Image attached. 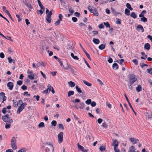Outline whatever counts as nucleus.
Segmentation results:
<instances>
[{
  "instance_id": "18",
  "label": "nucleus",
  "mask_w": 152,
  "mask_h": 152,
  "mask_svg": "<svg viewBox=\"0 0 152 152\" xmlns=\"http://www.w3.org/2000/svg\"><path fill=\"white\" fill-rule=\"evenodd\" d=\"M77 148L80 151H82L83 150V149L84 148V147L83 146L79 144V143H77Z\"/></svg>"
},
{
  "instance_id": "45",
  "label": "nucleus",
  "mask_w": 152,
  "mask_h": 152,
  "mask_svg": "<svg viewBox=\"0 0 152 152\" xmlns=\"http://www.w3.org/2000/svg\"><path fill=\"white\" fill-rule=\"evenodd\" d=\"M4 95H5V94L3 92H1L0 93V100L2 99L3 96Z\"/></svg>"
},
{
  "instance_id": "27",
  "label": "nucleus",
  "mask_w": 152,
  "mask_h": 152,
  "mask_svg": "<svg viewBox=\"0 0 152 152\" xmlns=\"http://www.w3.org/2000/svg\"><path fill=\"white\" fill-rule=\"evenodd\" d=\"M74 94V91H70L68 92V96L70 97L71 95H73Z\"/></svg>"
},
{
  "instance_id": "50",
  "label": "nucleus",
  "mask_w": 152,
  "mask_h": 152,
  "mask_svg": "<svg viewBox=\"0 0 152 152\" xmlns=\"http://www.w3.org/2000/svg\"><path fill=\"white\" fill-rule=\"evenodd\" d=\"M140 66L142 67V68H143V66H148V65L147 64H145L144 63H143L142 64H140Z\"/></svg>"
},
{
  "instance_id": "58",
  "label": "nucleus",
  "mask_w": 152,
  "mask_h": 152,
  "mask_svg": "<svg viewBox=\"0 0 152 152\" xmlns=\"http://www.w3.org/2000/svg\"><path fill=\"white\" fill-rule=\"evenodd\" d=\"M4 54L3 53L1 52L0 53V57L2 58H4Z\"/></svg>"
},
{
  "instance_id": "30",
  "label": "nucleus",
  "mask_w": 152,
  "mask_h": 152,
  "mask_svg": "<svg viewBox=\"0 0 152 152\" xmlns=\"http://www.w3.org/2000/svg\"><path fill=\"white\" fill-rule=\"evenodd\" d=\"M76 89L77 92L79 93H81L82 91L81 90L80 88H79L77 86H76L75 87Z\"/></svg>"
},
{
  "instance_id": "60",
  "label": "nucleus",
  "mask_w": 152,
  "mask_h": 152,
  "mask_svg": "<svg viewBox=\"0 0 152 152\" xmlns=\"http://www.w3.org/2000/svg\"><path fill=\"white\" fill-rule=\"evenodd\" d=\"M72 20L74 22H75L77 21V18L75 17H72Z\"/></svg>"
},
{
  "instance_id": "26",
  "label": "nucleus",
  "mask_w": 152,
  "mask_h": 152,
  "mask_svg": "<svg viewBox=\"0 0 152 152\" xmlns=\"http://www.w3.org/2000/svg\"><path fill=\"white\" fill-rule=\"evenodd\" d=\"M141 86L140 85H139L136 88V90L137 92H140L141 90Z\"/></svg>"
},
{
  "instance_id": "57",
  "label": "nucleus",
  "mask_w": 152,
  "mask_h": 152,
  "mask_svg": "<svg viewBox=\"0 0 152 152\" xmlns=\"http://www.w3.org/2000/svg\"><path fill=\"white\" fill-rule=\"evenodd\" d=\"M21 88L24 90H26L27 89V87L26 86L23 85L22 86Z\"/></svg>"
},
{
  "instance_id": "59",
  "label": "nucleus",
  "mask_w": 152,
  "mask_h": 152,
  "mask_svg": "<svg viewBox=\"0 0 152 152\" xmlns=\"http://www.w3.org/2000/svg\"><path fill=\"white\" fill-rule=\"evenodd\" d=\"M17 84L19 86H21L23 83L22 81L19 80L17 81Z\"/></svg>"
},
{
  "instance_id": "61",
  "label": "nucleus",
  "mask_w": 152,
  "mask_h": 152,
  "mask_svg": "<svg viewBox=\"0 0 152 152\" xmlns=\"http://www.w3.org/2000/svg\"><path fill=\"white\" fill-rule=\"evenodd\" d=\"M56 72H50V73L53 76L56 75Z\"/></svg>"
},
{
  "instance_id": "25",
  "label": "nucleus",
  "mask_w": 152,
  "mask_h": 152,
  "mask_svg": "<svg viewBox=\"0 0 152 152\" xmlns=\"http://www.w3.org/2000/svg\"><path fill=\"white\" fill-rule=\"evenodd\" d=\"M140 21L143 22H146L147 21V19L145 17H144L140 18Z\"/></svg>"
},
{
  "instance_id": "5",
  "label": "nucleus",
  "mask_w": 152,
  "mask_h": 152,
  "mask_svg": "<svg viewBox=\"0 0 152 152\" xmlns=\"http://www.w3.org/2000/svg\"><path fill=\"white\" fill-rule=\"evenodd\" d=\"M137 80L136 76L134 75H130L129 78V80L132 84L133 83Z\"/></svg>"
},
{
  "instance_id": "24",
  "label": "nucleus",
  "mask_w": 152,
  "mask_h": 152,
  "mask_svg": "<svg viewBox=\"0 0 152 152\" xmlns=\"http://www.w3.org/2000/svg\"><path fill=\"white\" fill-rule=\"evenodd\" d=\"M24 4L28 7L31 9H32V7L31 6V4L28 3L27 2H25V3H24Z\"/></svg>"
},
{
  "instance_id": "54",
  "label": "nucleus",
  "mask_w": 152,
  "mask_h": 152,
  "mask_svg": "<svg viewBox=\"0 0 152 152\" xmlns=\"http://www.w3.org/2000/svg\"><path fill=\"white\" fill-rule=\"evenodd\" d=\"M8 60L10 63H11L12 62L13 59H12L11 57H9L8 58Z\"/></svg>"
},
{
  "instance_id": "31",
  "label": "nucleus",
  "mask_w": 152,
  "mask_h": 152,
  "mask_svg": "<svg viewBox=\"0 0 152 152\" xmlns=\"http://www.w3.org/2000/svg\"><path fill=\"white\" fill-rule=\"evenodd\" d=\"M125 13L127 15H130V11L127 9H126L125 10Z\"/></svg>"
},
{
  "instance_id": "11",
  "label": "nucleus",
  "mask_w": 152,
  "mask_h": 152,
  "mask_svg": "<svg viewBox=\"0 0 152 152\" xmlns=\"http://www.w3.org/2000/svg\"><path fill=\"white\" fill-rule=\"evenodd\" d=\"M136 30L138 31H140V30H142V32H143L144 31V29L141 25H138L136 28Z\"/></svg>"
},
{
  "instance_id": "39",
  "label": "nucleus",
  "mask_w": 152,
  "mask_h": 152,
  "mask_svg": "<svg viewBox=\"0 0 152 152\" xmlns=\"http://www.w3.org/2000/svg\"><path fill=\"white\" fill-rule=\"evenodd\" d=\"M91 100L90 99H88L85 102L87 104H89L91 103Z\"/></svg>"
},
{
  "instance_id": "12",
  "label": "nucleus",
  "mask_w": 152,
  "mask_h": 152,
  "mask_svg": "<svg viewBox=\"0 0 152 152\" xmlns=\"http://www.w3.org/2000/svg\"><path fill=\"white\" fill-rule=\"evenodd\" d=\"M129 149V150L128 152H136L135 151L136 150L135 148L133 146H132L130 147Z\"/></svg>"
},
{
  "instance_id": "3",
  "label": "nucleus",
  "mask_w": 152,
  "mask_h": 152,
  "mask_svg": "<svg viewBox=\"0 0 152 152\" xmlns=\"http://www.w3.org/2000/svg\"><path fill=\"white\" fill-rule=\"evenodd\" d=\"M27 104L26 102L22 103L21 105L19 106L17 110V113L20 114L21 112L24 109L26 105Z\"/></svg>"
},
{
  "instance_id": "47",
  "label": "nucleus",
  "mask_w": 152,
  "mask_h": 152,
  "mask_svg": "<svg viewBox=\"0 0 152 152\" xmlns=\"http://www.w3.org/2000/svg\"><path fill=\"white\" fill-rule=\"evenodd\" d=\"M132 62L136 65H137L138 64V61L136 59H134L132 60Z\"/></svg>"
},
{
  "instance_id": "28",
  "label": "nucleus",
  "mask_w": 152,
  "mask_h": 152,
  "mask_svg": "<svg viewBox=\"0 0 152 152\" xmlns=\"http://www.w3.org/2000/svg\"><path fill=\"white\" fill-rule=\"evenodd\" d=\"M126 7L131 10H133V8L131 7L130 4L129 3H127L126 4Z\"/></svg>"
},
{
  "instance_id": "48",
  "label": "nucleus",
  "mask_w": 152,
  "mask_h": 152,
  "mask_svg": "<svg viewBox=\"0 0 152 152\" xmlns=\"http://www.w3.org/2000/svg\"><path fill=\"white\" fill-rule=\"evenodd\" d=\"M58 126L59 128H62V129H64L63 125V124H58Z\"/></svg>"
},
{
  "instance_id": "1",
  "label": "nucleus",
  "mask_w": 152,
  "mask_h": 152,
  "mask_svg": "<svg viewBox=\"0 0 152 152\" xmlns=\"http://www.w3.org/2000/svg\"><path fill=\"white\" fill-rule=\"evenodd\" d=\"M88 8L90 12L93 13L95 16H98V15L99 13L96 8L91 6H89L88 7Z\"/></svg>"
},
{
  "instance_id": "32",
  "label": "nucleus",
  "mask_w": 152,
  "mask_h": 152,
  "mask_svg": "<svg viewBox=\"0 0 152 152\" xmlns=\"http://www.w3.org/2000/svg\"><path fill=\"white\" fill-rule=\"evenodd\" d=\"M11 145L12 148L13 149L15 150L17 148V146L16 144H11Z\"/></svg>"
},
{
  "instance_id": "51",
  "label": "nucleus",
  "mask_w": 152,
  "mask_h": 152,
  "mask_svg": "<svg viewBox=\"0 0 152 152\" xmlns=\"http://www.w3.org/2000/svg\"><path fill=\"white\" fill-rule=\"evenodd\" d=\"M69 11L71 13V15H72V14L74 12V11L71 8H70L69 9Z\"/></svg>"
},
{
  "instance_id": "33",
  "label": "nucleus",
  "mask_w": 152,
  "mask_h": 152,
  "mask_svg": "<svg viewBox=\"0 0 152 152\" xmlns=\"http://www.w3.org/2000/svg\"><path fill=\"white\" fill-rule=\"evenodd\" d=\"M46 20L48 23H50L51 22V17H49L48 16H47Z\"/></svg>"
},
{
  "instance_id": "15",
  "label": "nucleus",
  "mask_w": 152,
  "mask_h": 152,
  "mask_svg": "<svg viewBox=\"0 0 152 152\" xmlns=\"http://www.w3.org/2000/svg\"><path fill=\"white\" fill-rule=\"evenodd\" d=\"M93 41L96 44H98L100 42L99 40L98 39L94 38H93Z\"/></svg>"
},
{
  "instance_id": "55",
  "label": "nucleus",
  "mask_w": 152,
  "mask_h": 152,
  "mask_svg": "<svg viewBox=\"0 0 152 152\" xmlns=\"http://www.w3.org/2000/svg\"><path fill=\"white\" fill-rule=\"evenodd\" d=\"M111 10H112V12H113L115 14H120V13L119 12H118V13L117 12H116V11H115V10L113 8H112Z\"/></svg>"
},
{
  "instance_id": "52",
  "label": "nucleus",
  "mask_w": 152,
  "mask_h": 152,
  "mask_svg": "<svg viewBox=\"0 0 152 152\" xmlns=\"http://www.w3.org/2000/svg\"><path fill=\"white\" fill-rule=\"evenodd\" d=\"M84 60L85 61V62L87 66L90 69L91 68V67L88 63V62L86 61L85 60V59L84 58H83Z\"/></svg>"
},
{
  "instance_id": "64",
  "label": "nucleus",
  "mask_w": 152,
  "mask_h": 152,
  "mask_svg": "<svg viewBox=\"0 0 152 152\" xmlns=\"http://www.w3.org/2000/svg\"><path fill=\"white\" fill-rule=\"evenodd\" d=\"M147 37L152 42V36L150 35H148L147 36Z\"/></svg>"
},
{
  "instance_id": "41",
  "label": "nucleus",
  "mask_w": 152,
  "mask_h": 152,
  "mask_svg": "<svg viewBox=\"0 0 152 152\" xmlns=\"http://www.w3.org/2000/svg\"><path fill=\"white\" fill-rule=\"evenodd\" d=\"M11 124H8L6 123L5 124V128L6 129H9L11 127Z\"/></svg>"
},
{
  "instance_id": "29",
  "label": "nucleus",
  "mask_w": 152,
  "mask_h": 152,
  "mask_svg": "<svg viewBox=\"0 0 152 152\" xmlns=\"http://www.w3.org/2000/svg\"><path fill=\"white\" fill-rule=\"evenodd\" d=\"M105 48V45L103 44H101L99 46V48L101 50H102L104 49Z\"/></svg>"
},
{
  "instance_id": "4",
  "label": "nucleus",
  "mask_w": 152,
  "mask_h": 152,
  "mask_svg": "<svg viewBox=\"0 0 152 152\" xmlns=\"http://www.w3.org/2000/svg\"><path fill=\"white\" fill-rule=\"evenodd\" d=\"M63 132H60L58 135V141L59 143H60L62 142L63 141Z\"/></svg>"
},
{
  "instance_id": "37",
  "label": "nucleus",
  "mask_w": 152,
  "mask_h": 152,
  "mask_svg": "<svg viewBox=\"0 0 152 152\" xmlns=\"http://www.w3.org/2000/svg\"><path fill=\"white\" fill-rule=\"evenodd\" d=\"M102 126L104 127L105 129H107V125L106 123L105 122L102 123V125H101Z\"/></svg>"
},
{
  "instance_id": "53",
  "label": "nucleus",
  "mask_w": 152,
  "mask_h": 152,
  "mask_svg": "<svg viewBox=\"0 0 152 152\" xmlns=\"http://www.w3.org/2000/svg\"><path fill=\"white\" fill-rule=\"evenodd\" d=\"M61 20H60L58 19L57 21L55 23V25H56V26H57V25H59L60 23V22L61 21Z\"/></svg>"
},
{
  "instance_id": "38",
  "label": "nucleus",
  "mask_w": 152,
  "mask_h": 152,
  "mask_svg": "<svg viewBox=\"0 0 152 152\" xmlns=\"http://www.w3.org/2000/svg\"><path fill=\"white\" fill-rule=\"evenodd\" d=\"M104 24L105 25L107 28L110 27V24L108 22H104Z\"/></svg>"
},
{
  "instance_id": "16",
  "label": "nucleus",
  "mask_w": 152,
  "mask_h": 152,
  "mask_svg": "<svg viewBox=\"0 0 152 152\" xmlns=\"http://www.w3.org/2000/svg\"><path fill=\"white\" fill-rule=\"evenodd\" d=\"M113 68L114 69H117L118 68V64L116 63H114L113 64Z\"/></svg>"
},
{
  "instance_id": "20",
  "label": "nucleus",
  "mask_w": 152,
  "mask_h": 152,
  "mask_svg": "<svg viewBox=\"0 0 152 152\" xmlns=\"http://www.w3.org/2000/svg\"><path fill=\"white\" fill-rule=\"evenodd\" d=\"M100 151L102 152L103 151H104L105 150L106 147L105 146H101L99 148Z\"/></svg>"
},
{
  "instance_id": "43",
  "label": "nucleus",
  "mask_w": 152,
  "mask_h": 152,
  "mask_svg": "<svg viewBox=\"0 0 152 152\" xmlns=\"http://www.w3.org/2000/svg\"><path fill=\"white\" fill-rule=\"evenodd\" d=\"M116 23L117 24H120L121 23V20L118 18H116Z\"/></svg>"
},
{
  "instance_id": "40",
  "label": "nucleus",
  "mask_w": 152,
  "mask_h": 152,
  "mask_svg": "<svg viewBox=\"0 0 152 152\" xmlns=\"http://www.w3.org/2000/svg\"><path fill=\"white\" fill-rule=\"evenodd\" d=\"M146 71L148 73L152 75V68H151L150 69H147Z\"/></svg>"
},
{
  "instance_id": "46",
  "label": "nucleus",
  "mask_w": 152,
  "mask_h": 152,
  "mask_svg": "<svg viewBox=\"0 0 152 152\" xmlns=\"http://www.w3.org/2000/svg\"><path fill=\"white\" fill-rule=\"evenodd\" d=\"M91 105L92 107H94L96 105V103L94 101H93L92 102H91Z\"/></svg>"
},
{
  "instance_id": "44",
  "label": "nucleus",
  "mask_w": 152,
  "mask_h": 152,
  "mask_svg": "<svg viewBox=\"0 0 152 152\" xmlns=\"http://www.w3.org/2000/svg\"><path fill=\"white\" fill-rule=\"evenodd\" d=\"M63 66L65 69H68L70 67L67 64H66L65 66Z\"/></svg>"
},
{
  "instance_id": "36",
  "label": "nucleus",
  "mask_w": 152,
  "mask_h": 152,
  "mask_svg": "<svg viewBox=\"0 0 152 152\" xmlns=\"http://www.w3.org/2000/svg\"><path fill=\"white\" fill-rule=\"evenodd\" d=\"M44 126V124L43 122L40 123L38 125V127L39 128L43 127Z\"/></svg>"
},
{
  "instance_id": "19",
  "label": "nucleus",
  "mask_w": 152,
  "mask_h": 152,
  "mask_svg": "<svg viewBox=\"0 0 152 152\" xmlns=\"http://www.w3.org/2000/svg\"><path fill=\"white\" fill-rule=\"evenodd\" d=\"M83 83L86 85H87L88 86H91V84L89 83L88 82L85 80H83Z\"/></svg>"
},
{
  "instance_id": "17",
  "label": "nucleus",
  "mask_w": 152,
  "mask_h": 152,
  "mask_svg": "<svg viewBox=\"0 0 152 152\" xmlns=\"http://www.w3.org/2000/svg\"><path fill=\"white\" fill-rule=\"evenodd\" d=\"M144 48L147 50H149L150 48V45L148 43H147L144 45Z\"/></svg>"
},
{
  "instance_id": "10",
  "label": "nucleus",
  "mask_w": 152,
  "mask_h": 152,
  "mask_svg": "<svg viewBox=\"0 0 152 152\" xmlns=\"http://www.w3.org/2000/svg\"><path fill=\"white\" fill-rule=\"evenodd\" d=\"M112 145L114 146V148H116L118 146V142L117 140H113V142L112 144Z\"/></svg>"
},
{
  "instance_id": "34",
  "label": "nucleus",
  "mask_w": 152,
  "mask_h": 152,
  "mask_svg": "<svg viewBox=\"0 0 152 152\" xmlns=\"http://www.w3.org/2000/svg\"><path fill=\"white\" fill-rule=\"evenodd\" d=\"M80 106L79 107V108L80 109H83L84 108L85 104L84 103L81 102L80 103Z\"/></svg>"
},
{
  "instance_id": "23",
  "label": "nucleus",
  "mask_w": 152,
  "mask_h": 152,
  "mask_svg": "<svg viewBox=\"0 0 152 152\" xmlns=\"http://www.w3.org/2000/svg\"><path fill=\"white\" fill-rule=\"evenodd\" d=\"M130 16L134 19L136 18L137 17V15L135 14V13L134 12H132V13L130 15Z\"/></svg>"
},
{
  "instance_id": "2",
  "label": "nucleus",
  "mask_w": 152,
  "mask_h": 152,
  "mask_svg": "<svg viewBox=\"0 0 152 152\" xmlns=\"http://www.w3.org/2000/svg\"><path fill=\"white\" fill-rule=\"evenodd\" d=\"M2 119L5 122L12 123L13 122V120L11 117L9 116V115L8 114L3 116Z\"/></svg>"
},
{
  "instance_id": "13",
  "label": "nucleus",
  "mask_w": 152,
  "mask_h": 152,
  "mask_svg": "<svg viewBox=\"0 0 152 152\" xmlns=\"http://www.w3.org/2000/svg\"><path fill=\"white\" fill-rule=\"evenodd\" d=\"M13 105L14 107H17L18 105V102L15 100H12Z\"/></svg>"
},
{
  "instance_id": "42",
  "label": "nucleus",
  "mask_w": 152,
  "mask_h": 152,
  "mask_svg": "<svg viewBox=\"0 0 152 152\" xmlns=\"http://www.w3.org/2000/svg\"><path fill=\"white\" fill-rule=\"evenodd\" d=\"M6 14L9 16V17L13 21H14L9 11H7Z\"/></svg>"
},
{
  "instance_id": "21",
  "label": "nucleus",
  "mask_w": 152,
  "mask_h": 152,
  "mask_svg": "<svg viewBox=\"0 0 152 152\" xmlns=\"http://www.w3.org/2000/svg\"><path fill=\"white\" fill-rule=\"evenodd\" d=\"M71 56L74 59L79 60V58L77 56H74V54L72 53H71Z\"/></svg>"
},
{
  "instance_id": "14",
  "label": "nucleus",
  "mask_w": 152,
  "mask_h": 152,
  "mask_svg": "<svg viewBox=\"0 0 152 152\" xmlns=\"http://www.w3.org/2000/svg\"><path fill=\"white\" fill-rule=\"evenodd\" d=\"M16 138L15 137H13L12 139L11 140V144H16Z\"/></svg>"
},
{
  "instance_id": "63",
  "label": "nucleus",
  "mask_w": 152,
  "mask_h": 152,
  "mask_svg": "<svg viewBox=\"0 0 152 152\" xmlns=\"http://www.w3.org/2000/svg\"><path fill=\"white\" fill-rule=\"evenodd\" d=\"M6 107H4L3 108V110H2V112L4 114H5L6 113Z\"/></svg>"
},
{
  "instance_id": "56",
  "label": "nucleus",
  "mask_w": 152,
  "mask_h": 152,
  "mask_svg": "<svg viewBox=\"0 0 152 152\" xmlns=\"http://www.w3.org/2000/svg\"><path fill=\"white\" fill-rule=\"evenodd\" d=\"M102 121H103V120L102 119L99 118L97 120V121L98 123L99 124H100L102 122Z\"/></svg>"
},
{
  "instance_id": "9",
  "label": "nucleus",
  "mask_w": 152,
  "mask_h": 152,
  "mask_svg": "<svg viewBox=\"0 0 152 152\" xmlns=\"http://www.w3.org/2000/svg\"><path fill=\"white\" fill-rule=\"evenodd\" d=\"M7 86L9 88L10 90H12L13 87L14 85L12 82H10L7 83Z\"/></svg>"
},
{
  "instance_id": "35",
  "label": "nucleus",
  "mask_w": 152,
  "mask_h": 152,
  "mask_svg": "<svg viewBox=\"0 0 152 152\" xmlns=\"http://www.w3.org/2000/svg\"><path fill=\"white\" fill-rule=\"evenodd\" d=\"M51 125L52 126H56L57 124L56 121L55 120L53 121L51 123Z\"/></svg>"
},
{
  "instance_id": "6",
  "label": "nucleus",
  "mask_w": 152,
  "mask_h": 152,
  "mask_svg": "<svg viewBox=\"0 0 152 152\" xmlns=\"http://www.w3.org/2000/svg\"><path fill=\"white\" fill-rule=\"evenodd\" d=\"M28 77L30 79L33 80L34 79V74H33L32 71H28L27 72Z\"/></svg>"
},
{
  "instance_id": "62",
  "label": "nucleus",
  "mask_w": 152,
  "mask_h": 152,
  "mask_svg": "<svg viewBox=\"0 0 152 152\" xmlns=\"http://www.w3.org/2000/svg\"><path fill=\"white\" fill-rule=\"evenodd\" d=\"M53 13L51 11H50L49 12L48 14L47 15V16L51 17V15H52Z\"/></svg>"
},
{
  "instance_id": "8",
  "label": "nucleus",
  "mask_w": 152,
  "mask_h": 152,
  "mask_svg": "<svg viewBox=\"0 0 152 152\" xmlns=\"http://www.w3.org/2000/svg\"><path fill=\"white\" fill-rule=\"evenodd\" d=\"M129 140L133 144H135V143H137V142L139 141L138 139H136L134 137L130 138Z\"/></svg>"
},
{
  "instance_id": "49",
  "label": "nucleus",
  "mask_w": 152,
  "mask_h": 152,
  "mask_svg": "<svg viewBox=\"0 0 152 152\" xmlns=\"http://www.w3.org/2000/svg\"><path fill=\"white\" fill-rule=\"evenodd\" d=\"M124 60L123 59H121L120 60V62L119 64L121 65H124V63H123L124 62Z\"/></svg>"
},
{
  "instance_id": "7",
  "label": "nucleus",
  "mask_w": 152,
  "mask_h": 152,
  "mask_svg": "<svg viewBox=\"0 0 152 152\" xmlns=\"http://www.w3.org/2000/svg\"><path fill=\"white\" fill-rule=\"evenodd\" d=\"M53 150V145H49L45 148V152H51Z\"/></svg>"
},
{
  "instance_id": "22",
  "label": "nucleus",
  "mask_w": 152,
  "mask_h": 152,
  "mask_svg": "<svg viewBox=\"0 0 152 152\" xmlns=\"http://www.w3.org/2000/svg\"><path fill=\"white\" fill-rule=\"evenodd\" d=\"M69 86H71V87H74L75 85V83L72 81H70L69 83Z\"/></svg>"
}]
</instances>
